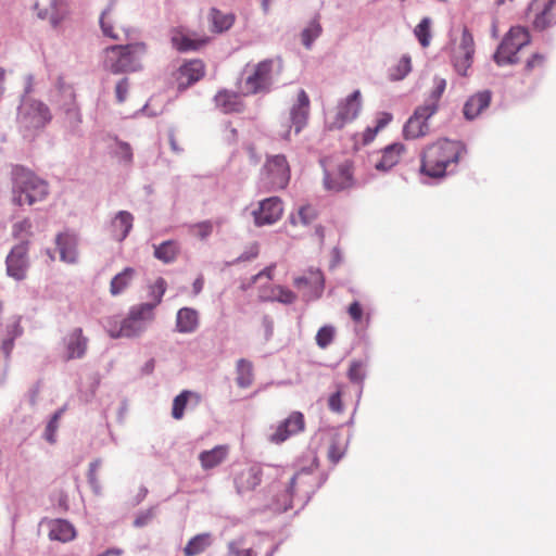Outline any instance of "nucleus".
Instances as JSON below:
<instances>
[{"mask_svg":"<svg viewBox=\"0 0 556 556\" xmlns=\"http://www.w3.org/2000/svg\"><path fill=\"white\" fill-rule=\"evenodd\" d=\"M228 445H216L212 450L203 451L199 455V460L204 470L219 466L228 457Z\"/></svg>","mask_w":556,"mask_h":556,"instance_id":"28","label":"nucleus"},{"mask_svg":"<svg viewBox=\"0 0 556 556\" xmlns=\"http://www.w3.org/2000/svg\"><path fill=\"white\" fill-rule=\"evenodd\" d=\"M88 338L84 336L81 328H74L64 338V354L63 359L68 362L76 358H83L88 349Z\"/></svg>","mask_w":556,"mask_h":556,"instance_id":"21","label":"nucleus"},{"mask_svg":"<svg viewBox=\"0 0 556 556\" xmlns=\"http://www.w3.org/2000/svg\"><path fill=\"white\" fill-rule=\"evenodd\" d=\"M100 26L104 36L114 40L122 39L119 31L113 27L112 7H109L102 12L100 17Z\"/></svg>","mask_w":556,"mask_h":556,"instance_id":"38","label":"nucleus"},{"mask_svg":"<svg viewBox=\"0 0 556 556\" xmlns=\"http://www.w3.org/2000/svg\"><path fill=\"white\" fill-rule=\"evenodd\" d=\"M291 177L290 166L285 155L276 154L266 157L261 168L258 186L265 191L285 189Z\"/></svg>","mask_w":556,"mask_h":556,"instance_id":"7","label":"nucleus"},{"mask_svg":"<svg viewBox=\"0 0 556 556\" xmlns=\"http://www.w3.org/2000/svg\"><path fill=\"white\" fill-rule=\"evenodd\" d=\"M304 427V415L300 412H293L276 427L268 440L274 444H281L290 437L303 431Z\"/></svg>","mask_w":556,"mask_h":556,"instance_id":"17","label":"nucleus"},{"mask_svg":"<svg viewBox=\"0 0 556 556\" xmlns=\"http://www.w3.org/2000/svg\"><path fill=\"white\" fill-rule=\"evenodd\" d=\"M346 445V440L342 435H332L327 452V456L332 464H338L341 460L345 454Z\"/></svg>","mask_w":556,"mask_h":556,"instance_id":"36","label":"nucleus"},{"mask_svg":"<svg viewBox=\"0 0 556 556\" xmlns=\"http://www.w3.org/2000/svg\"><path fill=\"white\" fill-rule=\"evenodd\" d=\"M214 101L215 105L224 113H241L244 110V103L241 96L226 89L219 90L216 93Z\"/></svg>","mask_w":556,"mask_h":556,"instance_id":"25","label":"nucleus"},{"mask_svg":"<svg viewBox=\"0 0 556 556\" xmlns=\"http://www.w3.org/2000/svg\"><path fill=\"white\" fill-rule=\"evenodd\" d=\"M298 217L301 223L308 224L315 218V210L309 205L302 206L299 210Z\"/></svg>","mask_w":556,"mask_h":556,"instance_id":"51","label":"nucleus"},{"mask_svg":"<svg viewBox=\"0 0 556 556\" xmlns=\"http://www.w3.org/2000/svg\"><path fill=\"white\" fill-rule=\"evenodd\" d=\"M154 319L152 306L138 304L130 308L128 316L121 323L110 320L106 326L109 336L113 339L134 338L146 330V324Z\"/></svg>","mask_w":556,"mask_h":556,"instance_id":"6","label":"nucleus"},{"mask_svg":"<svg viewBox=\"0 0 556 556\" xmlns=\"http://www.w3.org/2000/svg\"><path fill=\"white\" fill-rule=\"evenodd\" d=\"M210 21L212 23V31L223 33L232 26L235 18L231 14H225L217 9H211Z\"/></svg>","mask_w":556,"mask_h":556,"instance_id":"33","label":"nucleus"},{"mask_svg":"<svg viewBox=\"0 0 556 556\" xmlns=\"http://www.w3.org/2000/svg\"><path fill=\"white\" fill-rule=\"evenodd\" d=\"M135 274L136 271L134 268L126 267L122 273L114 276L110 283L111 294L116 296L124 292L130 286Z\"/></svg>","mask_w":556,"mask_h":556,"instance_id":"32","label":"nucleus"},{"mask_svg":"<svg viewBox=\"0 0 556 556\" xmlns=\"http://www.w3.org/2000/svg\"><path fill=\"white\" fill-rule=\"evenodd\" d=\"M475 54V40L468 28H464L457 48L454 51V66L456 71L466 75L472 63Z\"/></svg>","mask_w":556,"mask_h":556,"instance_id":"18","label":"nucleus"},{"mask_svg":"<svg viewBox=\"0 0 556 556\" xmlns=\"http://www.w3.org/2000/svg\"><path fill=\"white\" fill-rule=\"evenodd\" d=\"M527 18L534 30L543 31L553 27L556 24V0H531Z\"/></svg>","mask_w":556,"mask_h":556,"instance_id":"11","label":"nucleus"},{"mask_svg":"<svg viewBox=\"0 0 556 556\" xmlns=\"http://www.w3.org/2000/svg\"><path fill=\"white\" fill-rule=\"evenodd\" d=\"M362 105V93L359 90H354L351 94L341 99L333 112L327 116V128L329 130L342 129L346 124L357 118Z\"/></svg>","mask_w":556,"mask_h":556,"instance_id":"9","label":"nucleus"},{"mask_svg":"<svg viewBox=\"0 0 556 556\" xmlns=\"http://www.w3.org/2000/svg\"><path fill=\"white\" fill-rule=\"evenodd\" d=\"M205 75V65L201 60H190L179 66L175 74L178 90H186Z\"/></svg>","mask_w":556,"mask_h":556,"instance_id":"20","label":"nucleus"},{"mask_svg":"<svg viewBox=\"0 0 556 556\" xmlns=\"http://www.w3.org/2000/svg\"><path fill=\"white\" fill-rule=\"evenodd\" d=\"M119 153L126 162H131L132 152H131V148L128 143L122 142L119 144Z\"/></svg>","mask_w":556,"mask_h":556,"instance_id":"59","label":"nucleus"},{"mask_svg":"<svg viewBox=\"0 0 556 556\" xmlns=\"http://www.w3.org/2000/svg\"><path fill=\"white\" fill-rule=\"evenodd\" d=\"M52 118L49 108L37 100L24 101L17 114V122L26 129L43 128Z\"/></svg>","mask_w":556,"mask_h":556,"instance_id":"10","label":"nucleus"},{"mask_svg":"<svg viewBox=\"0 0 556 556\" xmlns=\"http://www.w3.org/2000/svg\"><path fill=\"white\" fill-rule=\"evenodd\" d=\"M146 51L143 42L109 47L104 50V67L113 74L138 71Z\"/></svg>","mask_w":556,"mask_h":556,"instance_id":"5","label":"nucleus"},{"mask_svg":"<svg viewBox=\"0 0 556 556\" xmlns=\"http://www.w3.org/2000/svg\"><path fill=\"white\" fill-rule=\"evenodd\" d=\"M319 16L314 17L301 33V40L306 49H311L315 39L321 35Z\"/></svg>","mask_w":556,"mask_h":556,"instance_id":"37","label":"nucleus"},{"mask_svg":"<svg viewBox=\"0 0 556 556\" xmlns=\"http://www.w3.org/2000/svg\"><path fill=\"white\" fill-rule=\"evenodd\" d=\"M13 345H14V338L7 337V339L3 340L1 350L5 354L7 358L10 356Z\"/></svg>","mask_w":556,"mask_h":556,"instance_id":"61","label":"nucleus"},{"mask_svg":"<svg viewBox=\"0 0 556 556\" xmlns=\"http://www.w3.org/2000/svg\"><path fill=\"white\" fill-rule=\"evenodd\" d=\"M328 407L334 413H341L343 410L342 402V388L338 387L337 391L332 393L328 399Z\"/></svg>","mask_w":556,"mask_h":556,"instance_id":"49","label":"nucleus"},{"mask_svg":"<svg viewBox=\"0 0 556 556\" xmlns=\"http://www.w3.org/2000/svg\"><path fill=\"white\" fill-rule=\"evenodd\" d=\"M392 121V115L390 113L383 112L380 113L377 118V125L375 128L380 131L382 128H384L390 122Z\"/></svg>","mask_w":556,"mask_h":556,"instance_id":"57","label":"nucleus"},{"mask_svg":"<svg viewBox=\"0 0 556 556\" xmlns=\"http://www.w3.org/2000/svg\"><path fill=\"white\" fill-rule=\"evenodd\" d=\"M192 392L185 390L179 393L173 401L172 416L174 419L180 420L184 417L185 408Z\"/></svg>","mask_w":556,"mask_h":556,"instance_id":"41","label":"nucleus"},{"mask_svg":"<svg viewBox=\"0 0 556 556\" xmlns=\"http://www.w3.org/2000/svg\"><path fill=\"white\" fill-rule=\"evenodd\" d=\"M309 103L307 93L301 89L296 102L290 109L289 125L280 132L281 138L289 140L292 128L295 134H299L306 126L309 116Z\"/></svg>","mask_w":556,"mask_h":556,"instance_id":"14","label":"nucleus"},{"mask_svg":"<svg viewBox=\"0 0 556 556\" xmlns=\"http://www.w3.org/2000/svg\"><path fill=\"white\" fill-rule=\"evenodd\" d=\"M167 283L164 278L159 277L153 285L149 288V296L153 300L152 302L147 303L152 306V312L154 308L161 304L163 295L166 292Z\"/></svg>","mask_w":556,"mask_h":556,"instance_id":"39","label":"nucleus"},{"mask_svg":"<svg viewBox=\"0 0 556 556\" xmlns=\"http://www.w3.org/2000/svg\"><path fill=\"white\" fill-rule=\"evenodd\" d=\"M309 475H311L309 471L303 469L293 476V478L290 481V485H289V490H288V493L290 496H292L294 493L296 482L302 480L303 478H307Z\"/></svg>","mask_w":556,"mask_h":556,"instance_id":"55","label":"nucleus"},{"mask_svg":"<svg viewBox=\"0 0 556 556\" xmlns=\"http://www.w3.org/2000/svg\"><path fill=\"white\" fill-rule=\"evenodd\" d=\"M348 377L352 382L362 383L365 378V365L361 361H353L350 365Z\"/></svg>","mask_w":556,"mask_h":556,"instance_id":"47","label":"nucleus"},{"mask_svg":"<svg viewBox=\"0 0 556 556\" xmlns=\"http://www.w3.org/2000/svg\"><path fill=\"white\" fill-rule=\"evenodd\" d=\"M446 87L443 78H435L433 89L424 105L416 109L414 115L406 122L403 134L406 139H417L428 134V119L437 112L440 98Z\"/></svg>","mask_w":556,"mask_h":556,"instance_id":"3","label":"nucleus"},{"mask_svg":"<svg viewBox=\"0 0 556 556\" xmlns=\"http://www.w3.org/2000/svg\"><path fill=\"white\" fill-rule=\"evenodd\" d=\"M283 212L282 202L278 197H271L260 202L252 212L256 226L271 225L280 219Z\"/></svg>","mask_w":556,"mask_h":556,"instance_id":"19","label":"nucleus"},{"mask_svg":"<svg viewBox=\"0 0 556 556\" xmlns=\"http://www.w3.org/2000/svg\"><path fill=\"white\" fill-rule=\"evenodd\" d=\"M379 131L374 127V128H370L368 127L364 132H363V144H368L370 143L375 137L377 136Z\"/></svg>","mask_w":556,"mask_h":556,"instance_id":"60","label":"nucleus"},{"mask_svg":"<svg viewBox=\"0 0 556 556\" xmlns=\"http://www.w3.org/2000/svg\"><path fill=\"white\" fill-rule=\"evenodd\" d=\"M465 152L463 142L440 139L421 152L420 173L430 178H443L457 166Z\"/></svg>","mask_w":556,"mask_h":556,"instance_id":"1","label":"nucleus"},{"mask_svg":"<svg viewBox=\"0 0 556 556\" xmlns=\"http://www.w3.org/2000/svg\"><path fill=\"white\" fill-rule=\"evenodd\" d=\"M283 71V61L276 56L255 64L239 87L241 96L268 92Z\"/></svg>","mask_w":556,"mask_h":556,"instance_id":"2","label":"nucleus"},{"mask_svg":"<svg viewBox=\"0 0 556 556\" xmlns=\"http://www.w3.org/2000/svg\"><path fill=\"white\" fill-rule=\"evenodd\" d=\"M178 243L173 240L165 241L160 245L154 247V256L164 263L174 262L178 255Z\"/></svg>","mask_w":556,"mask_h":556,"instance_id":"34","label":"nucleus"},{"mask_svg":"<svg viewBox=\"0 0 556 556\" xmlns=\"http://www.w3.org/2000/svg\"><path fill=\"white\" fill-rule=\"evenodd\" d=\"M170 41L173 47L180 51H195L204 47L208 39L206 37L192 38L180 27L174 28L170 31Z\"/></svg>","mask_w":556,"mask_h":556,"instance_id":"23","label":"nucleus"},{"mask_svg":"<svg viewBox=\"0 0 556 556\" xmlns=\"http://www.w3.org/2000/svg\"><path fill=\"white\" fill-rule=\"evenodd\" d=\"M544 63V56L541 54H534L526 64L527 71H532L534 67H540Z\"/></svg>","mask_w":556,"mask_h":556,"instance_id":"56","label":"nucleus"},{"mask_svg":"<svg viewBox=\"0 0 556 556\" xmlns=\"http://www.w3.org/2000/svg\"><path fill=\"white\" fill-rule=\"evenodd\" d=\"M263 469L258 464H248L233 475V484L238 494L252 492L261 484Z\"/></svg>","mask_w":556,"mask_h":556,"instance_id":"16","label":"nucleus"},{"mask_svg":"<svg viewBox=\"0 0 556 556\" xmlns=\"http://www.w3.org/2000/svg\"><path fill=\"white\" fill-rule=\"evenodd\" d=\"M491 101L492 92L490 90L473 93L464 104V116L469 121L475 119L490 106Z\"/></svg>","mask_w":556,"mask_h":556,"instance_id":"22","label":"nucleus"},{"mask_svg":"<svg viewBox=\"0 0 556 556\" xmlns=\"http://www.w3.org/2000/svg\"><path fill=\"white\" fill-rule=\"evenodd\" d=\"M7 273L15 280H23L26 278L29 267L28 260V243L21 242L13 247L5 260Z\"/></svg>","mask_w":556,"mask_h":556,"instance_id":"15","label":"nucleus"},{"mask_svg":"<svg viewBox=\"0 0 556 556\" xmlns=\"http://www.w3.org/2000/svg\"><path fill=\"white\" fill-rule=\"evenodd\" d=\"M203 286H204V279L202 276L198 277L193 283H192V290H193V293L195 295H198L199 293H201V291L203 290Z\"/></svg>","mask_w":556,"mask_h":556,"instance_id":"64","label":"nucleus"},{"mask_svg":"<svg viewBox=\"0 0 556 556\" xmlns=\"http://www.w3.org/2000/svg\"><path fill=\"white\" fill-rule=\"evenodd\" d=\"M270 293L271 300L283 304H292L296 300V294L293 291L280 285L274 286Z\"/></svg>","mask_w":556,"mask_h":556,"instance_id":"40","label":"nucleus"},{"mask_svg":"<svg viewBox=\"0 0 556 556\" xmlns=\"http://www.w3.org/2000/svg\"><path fill=\"white\" fill-rule=\"evenodd\" d=\"M152 517H153L152 511L149 510L147 513H143L135 519L134 525H135V527H143L149 523V521L152 519Z\"/></svg>","mask_w":556,"mask_h":556,"instance_id":"58","label":"nucleus"},{"mask_svg":"<svg viewBox=\"0 0 556 556\" xmlns=\"http://www.w3.org/2000/svg\"><path fill=\"white\" fill-rule=\"evenodd\" d=\"M23 329L20 324V319H14L7 325V337L17 338L22 334Z\"/></svg>","mask_w":556,"mask_h":556,"instance_id":"54","label":"nucleus"},{"mask_svg":"<svg viewBox=\"0 0 556 556\" xmlns=\"http://www.w3.org/2000/svg\"><path fill=\"white\" fill-rule=\"evenodd\" d=\"M169 144H170L172 151L175 153H181L184 151L182 147L179 146L174 131L169 132Z\"/></svg>","mask_w":556,"mask_h":556,"instance_id":"62","label":"nucleus"},{"mask_svg":"<svg viewBox=\"0 0 556 556\" xmlns=\"http://www.w3.org/2000/svg\"><path fill=\"white\" fill-rule=\"evenodd\" d=\"M31 222L28 218H25L18 223H15L12 228V233L14 238L21 239L22 242H27L26 240L31 237Z\"/></svg>","mask_w":556,"mask_h":556,"instance_id":"45","label":"nucleus"},{"mask_svg":"<svg viewBox=\"0 0 556 556\" xmlns=\"http://www.w3.org/2000/svg\"><path fill=\"white\" fill-rule=\"evenodd\" d=\"M226 556H252L250 548H241L238 542H230Z\"/></svg>","mask_w":556,"mask_h":556,"instance_id":"52","label":"nucleus"},{"mask_svg":"<svg viewBox=\"0 0 556 556\" xmlns=\"http://www.w3.org/2000/svg\"><path fill=\"white\" fill-rule=\"evenodd\" d=\"M274 269H275V265L267 266L262 271H260L257 275H255L254 281H256L257 279H260L263 276L267 277L268 279H273Z\"/></svg>","mask_w":556,"mask_h":556,"instance_id":"63","label":"nucleus"},{"mask_svg":"<svg viewBox=\"0 0 556 556\" xmlns=\"http://www.w3.org/2000/svg\"><path fill=\"white\" fill-rule=\"evenodd\" d=\"M76 531L68 521L63 519H55L49 523V538L53 541H60L63 543L74 540Z\"/></svg>","mask_w":556,"mask_h":556,"instance_id":"29","label":"nucleus"},{"mask_svg":"<svg viewBox=\"0 0 556 556\" xmlns=\"http://www.w3.org/2000/svg\"><path fill=\"white\" fill-rule=\"evenodd\" d=\"M213 544L211 533H200L191 538L182 552L185 556H198L204 553Z\"/></svg>","mask_w":556,"mask_h":556,"instance_id":"31","label":"nucleus"},{"mask_svg":"<svg viewBox=\"0 0 556 556\" xmlns=\"http://www.w3.org/2000/svg\"><path fill=\"white\" fill-rule=\"evenodd\" d=\"M48 195V185L33 172L15 167L13 172V202L20 206L33 205Z\"/></svg>","mask_w":556,"mask_h":556,"instance_id":"4","label":"nucleus"},{"mask_svg":"<svg viewBox=\"0 0 556 556\" xmlns=\"http://www.w3.org/2000/svg\"><path fill=\"white\" fill-rule=\"evenodd\" d=\"M530 42V34L528 28L523 26H514L504 37L498 46L494 61L497 65H509L518 62V52Z\"/></svg>","mask_w":556,"mask_h":556,"instance_id":"8","label":"nucleus"},{"mask_svg":"<svg viewBox=\"0 0 556 556\" xmlns=\"http://www.w3.org/2000/svg\"><path fill=\"white\" fill-rule=\"evenodd\" d=\"M55 242L60 251L61 261L68 264L77 262V238L75 235L68 232L60 233Z\"/></svg>","mask_w":556,"mask_h":556,"instance_id":"26","label":"nucleus"},{"mask_svg":"<svg viewBox=\"0 0 556 556\" xmlns=\"http://www.w3.org/2000/svg\"><path fill=\"white\" fill-rule=\"evenodd\" d=\"M253 365L250 361L241 358L237 363V384L240 388H249L253 382Z\"/></svg>","mask_w":556,"mask_h":556,"instance_id":"35","label":"nucleus"},{"mask_svg":"<svg viewBox=\"0 0 556 556\" xmlns=\"http://www.w3.org/2000/svg\"><path fill=\"white\" fill-rule=\"evenodd\" d=\"M412 71L410 58L407 55L402 56L397 64L390 70V78L392 80L403 79Z\"/></svg>","mask_w":556,"mask_h":556,"instance_id":"43","label":"nucleus"},{"mask_svg":"<svg viewBox=\"0 0 556 556\" xmlns=\"http://www.w3.org/2000/svg\"><path fill=\"white\" fill-rule=\"evenodd\" d=\"M406 148L402 143H392L381 150L380 159L375 163V168L379 172H388L401 161Z\"/></svg>","mask_w":556,"mask_h":556,"instance_id":"24","label":"nucleus"},{"mask_svg":"<svg viewBox=\"0 0 556 556\" xmlns=\"http://www.w3.org/2000/svg\"><path fill=\"white\" fill-rule=\"evenodd\" d=\"M430 24H431L430 18L424 17L414 29L415 36L417 37L419 43L424 48L428 47L430 43V39H431Z\"/></svg>","mask_w":556,"mask_h":556,"instance_id":"44","label":"nucleus"},{"mask_svg":"<svg viewBox=\"0 0 556 556\" xmlns=\"http://www.w3.org/2000/svg\"><path fill=\"white\" fill-rule=\"evenodd\" d=\"M213 231V225L210 220L200 222L191 226V232L200 239L207 238Z\"/></svg>","mask_w":556,"mask_h":556,"instance_id":"48","label":"nucleus"},{"mask_svg":"<svg viewBox=\"0 0 556 556\" xmlns=\"http://www.w3.org/2000/svg\"><path fill=\"white\" fill-rule=\"evenodd\" d=\"M200 325L199 313L191 307H182L177 312L175 329L179 333H192Z\"/></svg>","mask_w":556,"mask_h":556,"instance_id":"27","label":"nucleus"},{"mask_svg":"<svg viewBox=\"0 0 556 556\" xmlns=\"http://www.w3.org/2000/svg\"><path fill=\"white\" fill-rule=\"evenodd\" d=\"M128 93V81L126 78L121 79L115 87L116 99L119 103L126 100Z\"/></svg>","mask_w":556,"mask_h":556,"instance_id":"53","label":"nucleus"},{"mask_svg":"<svg viewBox=\"0 0 556 556\" xmlns=\"http://www.w3.org/2000/svg\"><path fill=\"white\" fill-rule=\"evenodd\" d=\"M134 217L127 211H121L117 213L112 222V236L117 241H123L132 228Z\"/></svg>","mask_w":556,"mask_h":556,"instance_id":"30","label":"nucleus"},{"mask_svg":"<svg viewBox=\"0 0 556 556\" xmlns=\"http://www.w3.org/2000/svg\"><path fill=\"white\" fill-rule=\"evenodd\" d=\"M324 168V186L330 191H340L351 186L352 182V164L349 161L340 163L336 170L332 169L328 159L320 161Z\"/></svg>","mask_w":556,"mask_h":556,"instance_id":"13","label":"nucleus"},{"mask_svg":"<svg viewBox=\"0 0 556 556\" xmlns=\"http://www.w3.org/2000/svg\"><path fill=\"white\" fill-rule=\"evenodd\" d=\"M336 336V328L331 325H326L319 328L316 333L315 340L316 344L320 349H327L333 341Z\"/></svg>","mask_w":556,"mask_h":556,"instance_id":"42","label":"nucleus"},{"mask_svg":"<svg viewBox=\"0 0 556 556\" xmlns=\"http://www.w3.org/2000/svg\"><path fill=\"white\" fill-rule=\"evenodd\" d=\"M64 412H65V407H62L59 410H56L46 427L45 438L50 443L55 442V432L59 428V420L62 417Z\"/></svg>","mask_w":556,"mask_h":556,"instance_id":"46","label":"nucleus"},{"mask_svg":"<svg viewBox=\"0 0 556 556\" xmlns=\"http://www.w3.org/2000/svg\"><path fill=\"white\" fill-rule=\"evenodd\" d=\"M293 286L301 293L302 299L309 302L321 296L325 288V278L320 269L309 268L303 275L293 279Z\"/></svg>","mask_w":556,"mask_h":556,"instance_id":"12","label":"nucleus"},{"mask_svg":"<svg viewBox=\"0 0 556 556\" xmlns=\"http://www.w3.org/2000/svg\"><path fill=\"white\" fill-rule=\"evenodd\" d=\"M348 314L355 323H361L364 317V309L359 302L354 301L348 307Z\"/></svg>","mask_w":556,"mask_h":556,"instance_id":"50","label":"nucleus"}]
</instances>
